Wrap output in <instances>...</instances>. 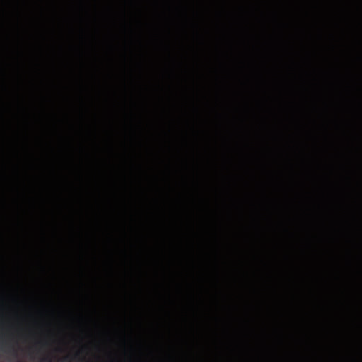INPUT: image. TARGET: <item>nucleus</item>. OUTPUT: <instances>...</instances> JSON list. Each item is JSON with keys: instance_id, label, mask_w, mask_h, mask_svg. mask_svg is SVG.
Listing matches in <instances>:
<instances>
[{"instance_id": "obj_1", "label": "nucleus", "mask_w": 362, "mask_h": 362, "mask_svg": "<svg viewBox=\"0 0 362 362\" xmlns=\"http://www.w3.org/2000/svg\"><path fill=\"white\" fill-rule=\"evenodd\" d=\"M1 349L6 351H14V346L11 343V341L7 339H3L0 341Z\"/></svg>"}]
</instances>
